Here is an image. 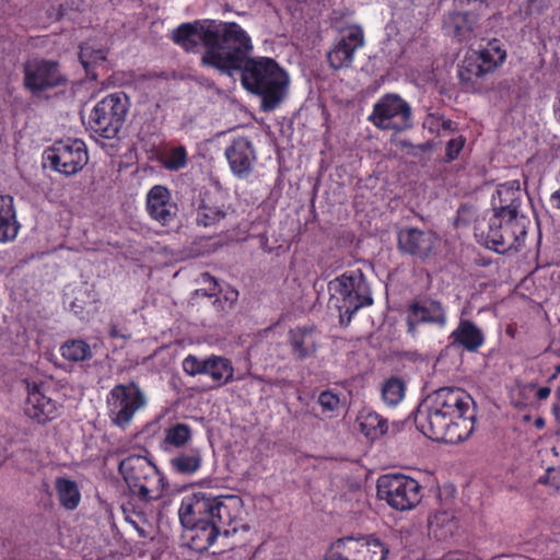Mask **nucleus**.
I'll return each mask as SVG.
<instances>
[{"mask_svg":"<svg viewBox=\"0 0 560 560\" xmlns=\"http://www.w3.org/2000/svg\"><path fill=\"white\" fill-rule=\"evenodd\" d=\"M253 49L250 36L241 26L218 71L228 75L238 71L244 90L260 98V109L273 112L288 94L289 74L273 58L250 57Z\"/></svg>","mask_w":560,"mask_h":560,"instance_id":"nucleus-1","label":"nucleus"},{"mask_svg":"<svg viewBox=\"0 0 560 560\" xmlns=\"http://www.w3.org/2000/svg\"><path fill=\"white\" fill-rule=\"evenodd\" d=\"M471 396L459 387H441L415 413L417 429L428 439L446 444L467 440L475 430Z\"/></svg>","mask_w":560,"mask_h":560,"instance_id":"nucleus-2","label":"nucleus"},{"mask_svg":"<svg viewBox=\"0 0 560 560\" xmlns=\"http://www.w3.org/2000/svg\"><path fill=\"white\" fill-rule=\"evenodd\" d=\"M118 471L127 486L129 497V500L122 505L125 518L139 532L141 537H145L144 529L140 528L133 516L140 521L145 520L143 505L156 501L163 495L166 478L148 457L137 454L121 459Z\"/></svg>","mask_w":560,"mask_h":560,"instance_id":"nucleus-3","label":"nucleus"},{"mask_svg":"<svg viewBox=\"0 0 560 560\" xmlns=\"http://www.w3.org/2000/svg\"><path fill=\"white\" fill-rule=\"evenodd\" d=\"M240 28L241 25L236 22L196 20L176 27L172 33V40L187 52L198 51L199 45L202 44V66L218 70Z\"/></svg>","mask_w":560,"mask_h":560,"instance_id":"nucleus-4","label":"nucleus"},{"mask_svg":"<svg viewBox=\"0 0 560 560\" xmlns=\"http://www.w3.org/2000/svg\"><path fill=\"white\" fill-rule=\"evenodd\" d=\"M330 302L339 311L340 324L348 325L361 308L373 304L372 291L361 269L343 272L328 282Z\"/></svg>","mask_w":560,"mask_h":560,"instance_id":"nucleus-5","label":"nucleus"},{"mask_svg":"<svg viewBox=\"0 0 560 560\" xmlns=\"http://www.w3.org/2000/svg\"><path fill=\"white\" fill-rule=\"evenodd\" d=\"M528 224V218L492 214L476 224L475 235L487 248L497 253L517 252L525 242Z\"/></svg>","mask_w":560,"mask_h":560,"instance_id":"nucleus-6","label":"nucleus"},{"mask_svg":"<svg viewBox=\"0 0 560 560\" xmlns=\"http://www.w3.org/2000/svg\"><path fill=\"white\" fill-rule=\"evenodd\" d=\"M129 107L128 96L122 92H116L98 101L90 110L88 120L81 112V119L94 138L113 140L118 137Z\"/></svg>","mask_w":560,"mask_h":560,"instance_id":"nucleus-7","label":"nucleus"},{"mask_svg":"<svg viewBox=\"0 0 560 560\" xmlns=\"http://www.w3.org/2000/svg\"><path fill=\"white\" fill-rule=\"evenodd\" d=\"M206 506L203 501L201 503L192 502L185 495L178 510V517L185 529L187 546L196 552L208 550L221 534L218 525L205 515Z\"/></svg>","mask_w":560,"mask_h":560,"instance_id":"nucleus-8","label":"nucleus"},{"mask_svg":"<svg viewBox=\"0 0 560 560\" xmlns=\"http://www.w3.org/2000/svg\"><path fill=\"white\" fill-rule=\"evenodd\" d=\"M376 488L380 499L400 512L415 509L422 499V487L419 481L404 474L381 476Z\"/></svg>","mask_w":560,"mask_h":560,"instance_id":"nucleus-9","label":"nucleus"},{"mask_svg":"<svg viewBox=\"0 0 560 560\" xmlns=\"http://www.w3.org/2000/svg\"><path fill=\"white\" fill-rule=\"evenodd\" d=\"M192 502H205V515L211 520L225 536L236 533L243 515V500L238 495L214 497L207 492H195L187 495Z\"/></svg>","mask_w":560,"mask_h":560,"instance_id":"nucleus-10","label":"nucleus"},{"mask_svg":"<svg viewBox=\"0 0 560 560\" xmlns=\"http://www.w3.org/2000/svg\"><path fill=\"white\" fill-rule=\"evenodd\" d=\"M106 402L112 423L126 429L136 412L145 406L147 398L139 385L131 381L128 384L115 385L109 390Z\"/></svg>","mask_w":560,"mask_h":560,"instance_id":"nucleus-11","label":"nucleus"},{"mask_svg":"<svg viewBox=\"0 0 560 560\" xmlns=\"http://www.w3.org/2000/svg\"><path fill=\"white\" fill-rule=\"evenodd\" d=\"M388 552L377 538L346 536L330 544L324 560H386Z\"/></svg>","mask_w":560,"mask_h":560,"instance_id":"nucleus-12","label":"nucleus"},{"mask_svg":"<svg viewBox=\"0 0 560 560\" xmlns=\"http://www.w3.org/2000/svg\"><path fill=\"white\" fill-rule=\"evenodd\" d=\"M412 110L398 94L383 95L374 105L369 120L381 130L404 131L411 127Z\"/></svg>","mask_w":560,"mask_h":560,"instance_id":"nucleus-13","label":"nucleus"},{"mask_svg":"<svg viewBox=\"0 0 560 560\" xmlns=\"http://www.w3.org/2000/svg\"><path fill=\"white\" fill-rule=\"evenodd\" d=\"M183 371L189 376L208 375L214 387H221L231 383L234 378V368L230 359L212 354L207 358H198L188 354L182 363Z\"/></svg>","mask_w":560,"mask_h":560,"instance_id":"nucleus-14","label":"nucleus"},{"mask_svg":"<svg viewBox=\"0 0 560 560\" xmlns=\"http://www.w3.org/2000/svg\"><path fill=\"white\" fill-rule=\"evenodd\" d=\"M406 318L408 334L415 336L420 325H432L443 329L447 324V312L445 305L430 296L415 299L408 305Z\"/></svg>","mask_w":560,"mask_h":560,"instance_id":"nucleus-15","label":"nucleus"},{"mask_svg":"<svg viewBox=\"0 0 560 560\" xmlns=\"http://www.w3.org/2000/svg\"><path fill=\"white\" fill-rule=\"evenodd\" d=\"M364 33L361 26L351 25L347 27L327 54L329 66L335 70L351 67L355 51L364 46Z\"/></svg>","mask_w":560,"mask_h":560,"instance_id":"nucleus-16","label":"nucleus"},{"mask_svg":"<svg viewBox=\"0 0 560 560\" xmlns=\"http://www.w3.org/2000/svg\"><path fill=\"white\" fill-rule=\"evenodd\" d=\"M26 398L23 405L25 416L38 423L54 420L59 415V404L48 397L42 385L25 381Z\"/></svg>","mask_w":560,"mask_h":560,"instance_id":"nucleus-17","label":"nucleus"},{"mask_svg":"<svg viewBox=\"0 0 560 560\" xmlns=\"http://www.w3.org/2000/svg\"><path fill=\"white\" fill-rule=\"evenodd\" d=\"M25 86L34 94L59 85L63 78L58 63L54 61L32 59L24 67Z\"/></svg>","mask_w":560,"mask_h":560,"instance_id":"nucleus-18","label":"nucleus"},{"mask_svg":"<svg viewBox=\"0 0 560 560\" xmlns=\"http://www.w3.org/2000/svg\"><path fill=\"white\" fill-rule=\"evenodd\" d=\"M224 155L232 174L238 179H246L254 171L257 153L253 142L247 137L234 138L226 147Z\"/></svg>","mask_w":560,"mask_h":560,"instance_id":"nucleus-19","label":"nucleus"},{"mask_svg":"<svg viewBox=\"0 0 560 560\" xmlns=\"http://www.w3.org/2000/svg\"><path fill=\"white\" fill-rule=\"evenodd\" d=\"M145 210L149 217L161 224L170 226L177 217V203L172 200L170 189L163 185H154L145 197Z\"/></svg>","mask_w":560,"mask_h":560,"instance_id":"nucleus-20","label":"nucleus"},{"mask_svg":"<svg viewBox=\"0 0 560 560\" xmlns=\"http://www.w3.org/2000/svg\"><path fill=\"white\" fill-rule=\"evenodd\" d=\"M522 199L523 191L520 180L513 179L500 184L497 187L495 194L492 196V214H500L503 217H510L512 219L527 218L520 211Z\"/></svg>","mask_w":560,"mask_h":560,"instance_id":"nucleus-21","label":"nucleus"},{"mask_svg":"<svg viewBox=\"0 0 560 560\" xmlns=\"http://www.w3.org/2000/svg\"><path fill=\"white\" fill-rule=\"evenodd\" d=\"M436 235L431 231L407 228L398 232V248L410 256L425 259L433 252Z\"/></svg>","mask_w":560,"mask_h":560,"instance_id":"nucleus-22","label":"nucleus"},{"mask_svg":"<svg viewBox=\"0 0 560 560\" xmlns=\"http://www.w3.org/2000/svg\"><path fill=\"white\" fill-rule=\"evenodd\" d=\"M428 527L430 534L438 540H445L453 536L458 527V521L454 513V497L441 503L440 509L430 514Z\"/></svg>","mask_w":560,"mask_h":560,"instance_id":"nucleus-23","label":"nucleus"},{"mask_svg":"<svg viewBox=\"0 0 560 560\" xmlns=\"http://www.w3.org/2000/svg\"><path fill=\"white\" fill-rule=\"evenodd\" d=\"M478 22V14L474 12H450L444 18V28L448 35L458 42L469 40L476 37L475 32Z\"/></svg>","mask_w":560,"mask_h":560,"instance_id":"nucleus-24","label":"nucleus"},{"mask_svg":"<svg viewBox=\"0 0 560 560\" xmlns=\"http://www.w3.org/2000/svg\"><path fill=\"white\" fill-rule=\"evenodd\" d=\"M450 339L453 345L471 353L477 352L486 342L483 331L470 319H460Z\"/></svg>","mask_w":560,"mask_h":560,"instance_id":"nucleus-25","label":"nucleus"},{"mask_svg":"<svg viewBox=\"0 0 560 560\" xmlns=\"http://www.w3.org/2000/svg\"><path fill=\"white\" fill-rule=\"evenodd\" d=\"M317 334L313 327H295L289 331L292 354L299 360L313 357L317 351Z\"/></svg>","mask_w":560,"mask_h":560,"instance_id":"nucleus-26","label":"nucleus"},{"mask_svg":"<svg viewBox=\"0 0 560 560\" xmlns=\"http://www.w3.org/2000/svg\"><path fill=\"white\" fill-rule=\"evenodd\" d=\"M488 74L471 55L467 56L458 69L459 83L465 92L481 93Z\"/></svg>","mask_w":560,"mask_h":560,"instance_id":"nucleus-27","label":"nucleus"},{"mask_svg":"<svg viewBox=\"0 0 560 560\" xmlns=\"http://www.w3.org/2000/svg\"><path fill=\"white\" fill-rule=\"evenodd\" d=\"M20 224L13 197L0 195V243H8L16 238Z\"/></svg>","mask_w":560,"mask_h":560,"instance_id":"nucleus-28","label":"nucleus"},{"mask_svg":"<svg viewBox=\"0 0 560 560\" xmlns=\"http://www.w3.org/2000/svg\"><path fill=\"white\" fill-rule=\"evenodd\" d=\"M470 55L487 74L493 72L506 58V52L497 38L489 40L485 47Z\"/></svg>","mask_w":560,"mask_h":560,"instance_id":"nucleus-29","label":"nucleus"},{"mask_svg":"<svg viewBox=\"0 0 560 560\" xmlns=\"http://www.w3.org/2000/svg\"><path fill=\"white\" fill-rule=\"evenodd\" d=\"M70 163V144L56 142L43 153V166L60 174L68 175Z\"/></svg>","mask_w":560,"mask_h":560,"instance_id":"nucleus-30","label":"nucleus"},{"mask_svg":"<svg viewBox=\"0 0 560 560\" xmlns=\"http://www.w3.org/2000/svg\"><path fill=\"white\" fill-rule=\"evenodd\" d=\"M202 465V455L199 447H189L187 451L179 452L170 459L171 469L177 474L191 476L196 474Z\"/></svg>","mask_w":560,"mask_h":560,"instance_id":"nucleus-31","label":"nucleus"},{"mask_svg":"<svg viewBox=\"0 0 560 560\" xmlns=\"http://www.w3.org/2000/svg\"><path fill=\"white\" fill-rule=\"evenodd\" d=\"M361 432L366 439L375 441L388 430L387 419L371 409H363L358 417Z\"/></svg>","mask_w":560,"mask_h":560,"instance_id":"nucleus-32","label":"nucleus"},{"mask_svg":"<svg viewBox=\"0 0 560 560\" xmlns=\"http://www.w3.org/2000/svg\"><path fill=\"white\" fill-rule=\"evenodd\" d=\"M191 441V427L187 423L177 422L165 429L161 448L165 452L171 450H180L189 445Z\"/></svg>","mask_w":560,"mask_h":560,"instance_id":"nucleus-33","label":"nucleus"},{"mask_svg":"<svg viewBox=\"0 0 560 560\" xmlns=\"http://www.w3.org/2000/svg\"><path fill=\"white\" fill-rule=\"evenodd\" d=\"M79 60L86 75L96 79L97 74L93 69L106 60V51L103 49H94L90 44L85 43L80 46Z\"/></svg>","mask_w":560,"mask_h":560,"instance_id":"nucleus-34","label":"nucleus"},{"mask_svg":"<svg viewBox=\"0 0 560 560\" xmlns=\"http://www.w3.org/2000/svg\"><path fill=\"white\" fill-rule=\"evenodd\" d=\"M225 215L226 212L222 207L203 198L198 206L196 221L198 225L207 228L220 222Z\"/></svg>","mask_w":560,"mask_h":560,"instance_id":"nucleus-35","label":"nucleus"},{"mask_svg":"<svg viewBox=\"0 0 560 560\" xmlns=\"http://www.w3.org/2000/svg\"><path fill=\"white\" fill-rule=\"evenodd\" d=\"M405 395V384L398 377L387 380L382 389V397L389 406H396Z\"/></svg>","mask_w":560,"mask_h":560,"instance_id":"nucleus-36","label":"nucleus"},{"mask_svg":"<svg viewBox=\"0 0 560 560\" xmlns=\"http://www.w3.org/2000/svg\"><path fill=\"white\" fill-rule=\"evenodd\" d=\"M188 162L187 150L183 145L174 147L170 150L164 161L165 168L170 171H178L184 168Z\"/></svg>","mask_w":560,"mask_h":560,"instance_id":"nucleus-37","label":"nucleus"},{"mask_svg":"<svg viewBox=\"0 0 560 560\" xmlns=\"http://www.w3.org/2000/svg\"><path fill=\"white\" fill-rule=\"evenodd\" d=\"M89 162L88 148L84 141L72 139V174L82 170Z\"/></svg>","mask_w":560,"mask_h":560,"instance_id":"nucleus-38","label":"nucleus"},{"mask_svg":"<svg viewBox=\"0 0 560 560\" xmlns=\"http://www.w3.org/2000/svg\"><path fill=\"white\" fill-rule=\"evenodd\" d=\"M58 499L66 509H70V479L58 477L55 482Z\"/></svg>","mask_w":560,"mask_h":560,"instance_id":"nucleus-39","label":"nucleus"},{"mask_svg":"<svg viewBox=\"0 0 560 560\" xmlns=\"http://www.w3.org/2000/svg\"><path fill=\"white\" fill-rule=\"evenodd\" d=\"M318 404L322 407L323 412H332L338 408L340 399L334 392L324 390L319 394Z\"/></svg>","mask_w":560,"mask_h":560,"instance_id":"nucleus-40","label":"nucleus"},{"mask_svg":"<svg viewBox=\"0 0 560 560\" xmlns=\"http://www.w3.org/2000/svg\"><path fill=\"white\" fill-rule=\"evenodd\" d=\"M466 143V139L463 136L453 138L447 141L445 147V161L452 162L456 160Z\"/></svg>","mask_w":560,"mask_h":560,"instance_id":"nucleus-41","label":"nucleus"},{"mask_svg":"<svg viewBox=\"0 0 560 560\" xmlns=\"http://www.w3.org/2000/svg\"><path fill=\"white\" fill-rule=\"evenodd\" d=\"M92 358V351L89 343L83 340L72 339V362L84 361Z\"/></svg>","mask_w":560,"mask_h":560,"instance_id":"nucleus-42","label":"nucleus"},{"mask_svg":"<svg viewBox=\"0 0 560 560\" xmlns=\"http://www.w3.org/2000/svg\"><path fill=\"white\" fill-rule=\"evenodd\" d=\"M538 482L541 485L550 486L553 489H560V469L550 467L542 476L539 477Z\"/></svg>","mask_w":560,"mask_h":560,"instance_id":"nucleus-43","label":"nucleus"},{"mask_svg":"<svg viewBox=\"0 0 560 560\" xmlns=\"http://www.w3.org/2000/svg\"><path fill=\"white\" fill-rule=\"evenodd\" d=\"M471 214H472V211L469 206H466V205L460 206L457 210L455 225L456 226L466 225L468 223V219H469V217H471Z\"/></svg>","mask_w":560,"mask_h":560,"instance_id":"nucleus-44","label":"nucleus"},{"mask_svg":"<svg viewBox=\"0 0 560 560\" xmlns=\"http://www.w3.org/2000/svg\"><path fill=\"white\" fill-rule=\"evenodd\" d=\"M530 388L535 389V397L538 400L547 399L549 397L550 393H551V389L549 387H547V386H541V387L536 388L535 385H530Z\"/></svg>","mask_w":560,"mask_h":560,"instance_id":"nucleus-45","label":"nucleus"},{"mask_svg":"<svg viewBox=\"0 0 560 560\" xmlns=\"http://www.w3.org/2000/svg\"><path fill=\"white\" fill-rule=\"evenodd\" d=\"M81 500L80 490L74 481H72V510H74Z\"/></svg>","mask_w":560,"mask_h":560,"instance_id":"nucleus-46","label":"nucleus"},{"mask_svg":"<svg viewBox=\"0 0 560 560\" xmlns=\"http://www.w3.org/2000/svg\"><path fill=\"white\" fill-rule=\"evenodd\" d=\"M441 127L444 130L454 131L455 130V122L451 119H442Z\"/></svg>","mask_w":560,"mask_h":560,"instance_id":"nucleus-47","label":"nucleus"},{"mask_svg":"<svg viewBox=\"0 0 560 560\" xmlns=\"http://www.w3.org/2000/svg\"><path fill=\"white\" fill-rule=\"evenodd\" d=\"M202 277V280L203 282H212L213 283V290H217L218 288V282L217 280L214 279V277H212L209 272H203L201 275Z\"/></svg>","mask_w":560,"mask_h":560,"instance_id":"nucleus-48","label":"nucleus"},{"mask_svg":"<svg viewBox=\"0 0 560 560\" xmlns=\"http://www.w3.org/2000/svg\"><path fill=\"white\" fill-rule=\"evenodd\" d=\"M60 351L65 358H67L68 353H70V346L68 342L61 346Z\"/></svg>","mask_w":560,"mask_h":560,"instance_id":"nucleus-49","label":"nucleus"},{"mask_svg":"<svg viewBox=\"0 0 560 560\" xmlns=\"http://www.w3.org/2000/svg\"><path fill=\"white\" fill-rule=\"evenodd\" d=\"M556 113L558 114L559 120H560V97H559V104L556 107Z\"/></svg>","mask_w":560,"mask_h":560,"instance_id":"nucleus-50","label":"nucleus"},{"mask_svg":"<svg viewBox=\"0 0 560 560\" xmlns=\"http://www.w3.org/2000/svg\"><path fill=\"white\" fill-rule=\"evenodd\" d=\"M555 371H556V373L553 376H556L557 374H560V364L555 366Z\"/></svg>","mask_w":560,"mask_h":560,"instance_id":"nucleus-51","label":"nucleus"},{"mask_svg":"<svg viewBox=\"0 0 560 560\" xmlns=\"http://www.w3.org/2000/svg\"><path fill=\"white\" fill-rule=\"evenodd\" d=\"M110 336L112 337H116L117 336L115 327L110 330Z\"/></svg>","mask_w":560,"mask_h":560,"instance_id":"nucleus-52","label":"nucleus"},{"mask_svg":"<svg viewBox=\"0 0 560 560\" xmlns=\"http://www.w3.org/2000/svg\"><path fill=\"white\" fill-rule=\"evenodd\" d=\"M536 424H537V427L541 425L542 424V420L541 419L537 420Z\"/></svg>","mask_w":560,"mask_h":560,"instance_id":"nucleus-53","label":"nucleus"},{"mask_svg":"<svg viewBox=\"0 0 560 560\" xmlns=\"http://www.w3.org/2000/svg\"><path fill=\"white\" fill-rule=\"evenodd\" d=\"M506 332H508L509 335H512V329H511V328H508V329H506Z\"/></svg>","mask_w":560,"mask_h":560,"instance_id":"nucleus-54","label":"nucleus"},{"mask_svg":"<svg viewBox=\"0 0 560 560\" xmlns=\"http://www.w3.org/2000/svg\"><path fill=\"white\" fill-rule=\"evenodd\" d=\"M558 393H559V395H560V387H559V392H558Z\"/></svg>","mask_w":560,"mask_h":560,"instance_id":"nucleus-55","label":"nucleus"}]
</instances>
